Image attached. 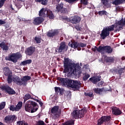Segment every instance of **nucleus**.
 Returning <instances> with one entry per match:
<instances>
[{
    "instance_id": "1",
    "label": "nucleus",
    "mask_w": 125,
    "mask_h": 125,
    "mask_svg": "<svg viewBox=\"0 0 125 125\" xmlns=\"http://www.w3.org/2000/svg\"><path fill=\"white\" fill-rule=\"evenodd\" d=\"M59 81L61 82L63 85H67L68 87L73 88L75 91L80 90L82 87V83L78 80H74L68 78H60Z\"/></svg>"
},
{
    "instance_id": "2",
    "label": "nucleus",
    "mask_w": 125,
    "mask_h": 125,
    "mask_svg": "<svg viewBox=\"0 0 125 125\" xmlns=\"http://www.w3.org/2000/svg\"><path fill=\"white\" fill-rule=\"evenodd\" d=\"M63 68V73H68L67 74L68 77H71L76 75L79 67L77 66V64L69 62V59L66 58L64 59Z\"/></svg>"
},
{
    "instance_id": "3",
    "label": "nucleus",
    "mask_w": 125,
    "mask_h": 125,
    "mask_svg": "<svg viewBox=\"0 0 125 125\" xmlns=\"http://www.w3.org/2000/svg\"><path fill=\"white\" fill-rule=\"evenodd\" d=\"M37 106L38 104L36 102L28 101L25 105L24 109L26 112H29V113H35L39 109Z\"/></svg>"
},
{
    "instance_id": "4",
    "label": "nucleus",
    "mask_w": 125,
    "mask_h": 125,
    "mask_svg": "<svg viewBox=\"0 0 125 125\" xmlns=\"http://www.w3.org/2000/svg\"><path fill=\"white\" fill-rule=\"evenodd\" d=\"M87 112V109L86 108L84 107L83 109L78 110L77 109L74 110L72 113H71L72 117L73 119H82L84 117L85 114Z\"/></svg>"
},
{
    "instance_id": "5",
    "label": "nucleus",
    "mask_w": 125,
    "mask_h": 125,
    "mask_svg": "<svg viewBox=\"0 0 125 125\" xmlns=\"http://www.w3.org/2000/svg\"><path fill=\"white\" fill-rule=\"evenodd\" d=\"M115 30V25L112 24L110 26H107L103 28L100 34L101 38L103 40H105V38L110 36V32H113Z\"/></svg>"
},
{
    "instance_id": "6",
    "label": "nucleus",
    "mask_w": 125,
    "mask_h": 125,
    "mask_svg": "<svg viewBox=\"0 0 125 125\" xmlns=\"http://www.w3.org/2000/svg\"><path fill=\"white\" fill-rule=\"evenodd\" d=\"M3 73L5 77H7V82L8 83H12L13 81L12 79V71H10V69H9V67H4Z\"/></svg>"
},
{
    "instance_id": "7",
    "label": "nucleus",
    "mask_w": 125,
    "mask_h": 125,
    "mask_svg": "<svg viewBox=\"0 0 125 125\" xmlns=\"http://www.w3.org/2000/svg\"><path fill=\"white\" fill-rule=\"evenodd\" d=\"M115 28H117L114 32H120L121 30H123L124 26L125 25V18L124 20V18H122V19L120 21H117L115 23Z\"/></svg>"
},
{
    "instance_id": "8",
    "label": "nucleus",
    "mask_w": 125,
    "mask_h": 125,
    "mask_svg": "<svg viewBox=\"0 0 125 125\" xmlns=\"http://www.w3.org/2000/svg\"><path fill=\"white\" fill-rule=\"evenodd\" d=\"M0 88L2 90L7 92L9 95H14V94H16V92L8 85H2L0 86Z\"/></svg>"
},
{
    "instance_id": "9",
    "label": "nucleus",
    "mask_w": 125,
    "mask_h": 125,
    "mask_svg": "<svg viewBox=\"0 0 125 125\" xmlns=\"http://www.w3.org/2000/svg\"><path fill=\"white\" fill-rule=\"evenodd\" d=\"M19 58H20V54L13 53L10 56L6 57L5 60H6V61H12L13 63H16Z\"/></svg>"
},
{
    "instance_id": "10",
    "label": "nucleus",
    "mask_w": 125,
    "mask_h": 125,
    "mask_svg": "<svg viewBox=\"0 0 125 125\" xmlns=\"http://www.w3.org/2000/svg\"><path fill=\"white\" fill-rule=\"evenodd\" d=\"M71 47L72 48H77V50L80 51L81 50L82 48L81 47H85L86 46V43H83V42H72V43L70 44Z\"/></svg>"
},
{
    "instance_id": "11",
    "label": "nucleus",
    "mask_w": 125,
    "mask_h": 125,
    "mask_svg": "<svg viewBox=\"0 0 125 125\" xmlns=\"http://www.w3.org/2000/svg\"><path fill=\"white\" fill-rule=\"evenodd\" d=\"M111 116H103L99 120H98V125H103V124H107L110 122Z\"/></svg>"
},
{
    "instance_id": "12",
    "label": "nucleus",
    "mask_w": 125,
    "mask_h": 125,
    "mask_svg": "<svg viewBox=\"0 0 125 125\" xmlns=\"http://www.w3.org/2000/svg\"><path fill=\"white\" fill-rule=\"evenodd\" d=\"M63 5L64 4L61 3L60 4H59L56 6V9L58 12H61L63 14H67V13H68V9L66 8H63Z\"/></svg>"
},
{
    "instance_id": "13",
    "label": "nucleus",
    "mask_w": 125,
    "mask_h": 125,
    "mask_svg": "<svg viewBox=\"0 0 125 125\" xmlns=\"http://www.w3.org/2000/svg\"><path fill=\"white\" fill-rule=\"evenodd\" d=\"M36 51V47L33 46L27 47L25 50V53L28 56H32Z\"/></svg>"
},
{
    "instance_id": "14",
    "label": "nucleus",
    "mask_w": 125,
    "mask_h": 125,
    "mask_svg": "<svg viewBox=\"0 0 125 125\" xmlns=\"http://www.w3.org/2000/svg\"><path fill=\"white\" fill-rule=\"evenodd\" d=\"M90 82H91L94 84H96L98 82L101 81V76L99 75L97 77H92L89 78V80Z\"/></svg>"
},
{
    "instance_id": "15",
    "label": "nucleus",
    "mask_w": 125,
    "mask_h": 125,
    "mask_svg": "<svg viewBox=\"0 0 125 125\" xmlns=\"http://www.w3.org/2000/svg\"><path fill=\"white\" fill-rule=\"evenodd\" d=\"M58 34H59V32L57 30H50L47 33V36L48 38H53V37L57 36Z\"/></svg>"
},
{
    "instance_id": "16",
    "label": "nucleus",
    "mask_w": 125,
    "mask_h": 125,
    "mask_svg": "<svg viewBox=\"0 0 125 125\" xmlns=\"http://www.w3.org/2000/svg\"><path fill=\"white\" fill-rule=\"evenodd\" d=\"M104 61L106 63H113L115 59L112 57H107L106 55H104Z\"/></svg>"
},
{
    "instance_id": "17",
    "label": "nucleus",
    "mask_w": 125,
    "mask_h": 125,
    "mask_svg": "<svg viewBox=\"0 0 125 125\" xmlns=\"http://www.w3.org/2000/svg\"><path fill=\"white\" fill-rule=\"evenodd\" d=\"M30 80H31V76H25L22 77L21 81L22 82L23 86L27 85V83H28V81H30Z\"/></svg>"
},
{
    "instance_id": "18",
    "label": "nucleus",
    "mask_w": 125,
    "mask_h": 125,
    "mask_svg": "<svg viewBox=\"0 0 125 125\" xmlns=\"http://www.w3.org/2000/svg\"><path fill=\"white\" fill-rule=\"evenodd\" d=\"M44 21V19L42 17H37L34 19V22L35 25H40Z\"/></svg>"
},
{
    "instance_id": "19",
    "label": "nucleus",
    "mask_w": 125,
    "mask_h": 125,
    "mask_svg": "<svg viewBox=\"0 0 125 125\" xmlns=\"http://www.w3.org/2000/svg\"><path fill=\"white\" fill-rule=\"evenodd\" d=\"M16 119L15 115H8L4 118L5 122H13Z\"/></svg>"
},
{
    "instance_id": "20",
    "label": "nucleus",
    "mask_w": 125,
    "mask_h": 125,
    "mask_svg": "<svg viewBox=\"0 0 125 125\" xmlns=\"http://www.w3.org/2000/svg\"><path fill=\"white\" fill-rule=\"evenodd\" d=\"M80 21L81 17L75 16L71 19V22L72 23V24H77V23H79Z\"/></svg>"
},
{
    "instance_id": "21",
    "label": "nucleus",
    "mask_w": 125,
    "mask_h": 125,
    "mask_svg": "<svg viewBox=\"0 0 125 125\" xmlns=\"http://www.w3.org/2000/svg\"><path fill=\"white\" fill-rule=\"evenodd\" d=\"M112 112L115 116H120L123 113L119 108L114 107L112 109Z\"/></svg>"
},
{
    "instance_id": "22",
    "label": "nucleus",
    "mask_w": 125,
    "mask_h": 125,
    "mask_svg": "<svg viewBox=\"0 0 125 125\" xmlns=\"http://www.w3.org/2000/svg\"><path fill=\"white\" fill-rule=\"evenodd\" d=\"M104 87L102 88H95L94 89V91L96 94H99V95H102V93L104 91Z\"/></svg>"
},
{
    "instance_id": "23",
    "label": "nucleus",
    "mask_w": 125,
    "mask_h": 125,
    "mask_svg": "<svg viewBox=\"0 0 125 125\" xmlns=\"http://www.w3.org/2000/svg\"><path fill=\"white\" fill-rule=\"evenodd\" d=\"M66 47V44L64 42H62L60 44V46L58 49V52L61 53L65 49Z\"/></svg>"
},
{
    "instance_id": "24",
    "label": "nucleus",
    "mask_w": 125,
    "mask_h": 125,
    "mask_svg": "<svg viewBox=\"0 0 125 125\" xmlns=\"http://www.w3.org/2000/svg\"><path fill=\"white\" fill-rule=\"evenodd\" d=\"M59 110V106L55 105L51 108V113L52 114H54V115H56V114L58 113Z\"/></svg>"
},
{
    "instance_id": "25",
    "label": "nucleus",
    "mask_w": 125,
    "mask_h": 125,
    "mask_svg": "<svg viewBox=\"0 0 125 125\" xmlns=\"http://www.w3.org/2000/svg\"><path fill=\"white\" fill-rule=\"evenodd\" d=\"M104 51L108 54H111L113 52V48L110 46H104Z\"/></svg>"
},
{
    "instance_id": "26",
    "label": "nucleus",
    "mask_w": 125,
    "mask_h": 125,
    "mask_svg": "<svg viewBox=\"0 0 125 125\" xmlns=\"http://www.w3.org/2000/svg\"><path fill=\"white\" fill-rule=\"evenodd\" d=\"M14 80L17 84L18 85H23V81L20 80V78L19 77H15Z\"/></svg>"
},
{
    "instance_id": "27",
    "label": "nucleus",
    "mask_w": 125,
    "mask_h": 125,
    "mask_svg": "<svg viewBox=\"0 0 125 125\" xmlns=\"http://www.w3.org/2000/svg\"><path fill=\"white\" fill-rule=\"evenodd\" d=\"M0 47L3 49V50H8V46H7V44H5V42H2L0 43Z\"/></svg>"
},
{
    "instance_id": "28",
    "label": "nucleus",
    "mask_w": 125,
    "mask_h": 125,
    "mask_svg": "<svg viewBox=\"0 0 125 125\" xmlns=\"http://www.w3.org/2000/svg\"><path fill=\"white\" fill-rule=\"evenodd\" d=\"M124 3V0H114L112 2V4L113 5H120Z\"/></svg>"
},
{
    "instance_id": "29",
    "label": "nucleus",
    "mask_w": 125,
    "mask_h": 125,
    "mask_svg": "<svg viewBox=\"0 0 125 125\" xmlns=\"http://www.w3.org/2000/svg\"><path fill=\"white\" fill-rule=\"evenodd\" d=\"M31 63H32V60H27L21 62L20 66H26L27 64H31Z\"/></svg>"
},
{
    "instance_id": "30",
    "label": "nucleus",
    "mask_w": 125,
    "mask_h": 125,
    "mask_svg": "<svg viewBox=\"0 0 125 125\" xmlns=\"http://www.w3.org/2000/svg\"><path fill=\"white\" fill-rule=\"evenodd\" d=\"M22 105H23V103H22V102H19L18 103L17 105H16L15 106L16 112L19 111L22 108Z\"/></svg>"
},
{
    "instance_id": "31",
    "label": "nucleus",
    "mask_w": 125,
    "mask_h": 125,
    "mask_svg": "<svg viewBox=\"0 0 125 125\" xmlns=\"http://www.w3.org/2000/svg\"><path fill=\"white\" fill-rule=\"evenodd\" d=\"M32 97L31 96V95L29 93L26 94L23 97V102L25 103L27 100H29V99H31Z\"/></svg>"
},
{
    "instance_id": "32",
    "label": "nucleus",
    "mask_w": 125,
    "mask_h": 125,
    "mask_svg": "<svg viewBox=\"0 0 125 125\" xmlns=\"http://www.w3.org/2000/svg\"><path fill=\"white\" fill-rule=\"evenodd\" d=\"M75 125V121L72 120L68 121L64 123H62V125Z\"/></svg>"
},
{
    "instance_id": "33",
    "label": "nucleus",
    "mask_w": 125,
    "mask_h": 125,
    "mask_svg": "<svg viewBox=\"0 0 125 125\" xmlns=\"http://www.w3.org/2000/svg\"><path fill=\"white\" fill-rule=\"evenodd\" d=\"M39 16L41 17H44L45 16V11H44V8H42L39 11Z\"/></svg>"
},
{
    "instance_id": "34",
    "label": "nucleus",
    "mask_w": 125,
    "mask_h": 125,
    "mask_svg": "<svg viewBox=\"0 0 125 125\" xmlns=\"http://www.w3.org/2000/svg\"><path fill=\"white\" fill-rule=\"evenodd\" d=\"M34 40L35 41V42H36V43H41V42H42V41H43L42 39V38L40 36L35 37Z\"/></svg>"
},
{
    "instance_id": "35",
    "label": "nucleus",
    "mask_w": 125,
    "mask_h": 125,
    "mask_svg": "<svg viewBox=\"0 0 125 125\" xmlns=\"http://www.w3.org/2000/svg\"><path fill=\"white\" fill-rule=\"evenodd\" d=\"M35 1L36 2H41L43 5H47V2L48 1L47 0H35Z\"/></svg>"
},
{
    "instance_id": "36",
    "label": "nucleus",
    "mask_w": 125,
    "mask_h": 125,
    "mask_svg": "<svg viewBox=\"0 0 125 125\" xmlns=\"http://www.w3.org/2000/svg\"><path fill=\"white\" fill-rule=\"evenodd\" d=\"M47 15L50 19H54V15L52 13V11H47Z\"/></svg>"
},
{
    "instance_id": "37",
    "label": "nucleus",
    "mask_w": 125,
    "mask_h": 125,
    "mask_svg": "<svg viewBox=\"0 0 125 125\" xmlns=\"http://www.w3.org/2000/svg\"><path fill=\"white\" fill-rule=\"evenodd\" d=\"M102 2L106 7H109V0H102Z\"/></svg>"
},
{
    "instance_id": "38",
    "label": "nucleus",
    "mask_w": 125,
    "mask_h": 125,
    "mask_svg": "<svg viewBox=\"0 0 125 125\" xmlns=\"http://www.w3.org/2000/svg\"><path fill=\"white\" fill-rule=\"evenodd\" d=\"M103 51H105V46H99L98 47V52H103Z\"/></svg>"
},
{
    "instance_id": "39",
    "label": "nucleus",
    "mask_w": 125,
    "mask_h": 125,
    "mask_svg": "<svg viewBox=\"0 0 125 125\" xmlns=\"http://www.w3.org/2000/svg\"><path fill=\"white\" fill-rule=\"evenodd\" d=\"M18 125H28V123L25 121H19L17 122Z\"/></svg>"
},
{
    "instance_id": "40",
    "label": "nucleus",
    "mask_w": 125,
    "mask_h": 125,
    "mask_svg": "<svg viewBox=\"0 0 125 125\" xmlns=\"http://www.w3.org/2000/svg\"><path fill=\"white\" fill-rule=\"evenodd\" d=\"M123 11V7H122V6H117L116 7L115 11L116 12H120Z\"/></svg>"
},
{
    "instance_id": "41",
    "label": "nucleus",
    "mask_w": 125,
    "mask_h": 125,
    "mask_svg": "<svg viewBox=\"0 0 125 125\" xmlns=\"http://www.w3.org/2000/svg\"><path fill=\"white\" fill-rule=\"evenodd\" d=\"M90 77V75H89V74H85L84 75V76L83 77V81H84V82H86V81H87V80H88Z\"/></svg>"
},
{
    "instance_id": "42",
    "label": "nucleus",
    "mask_w": 125,
    "mask_h": 125,
    "mask_svg": "<svg viewBox=\"0 0 125 125\" xmlns=\"http://www.w3.org/2000/svg\"><path fill=\"white\" fill-rule=\"evenodd\" d=\"M99 15L102 16V15H107V12L105 10L104 11H99L98 12Z\"/></svg>"
},
{
    "instance_id": "43",
    "label": "nucleus",
    "mask_w": 125,
    "mask_h": 125,
    "mask_svg": "<svg viewBox=\"0 0 125 125\" xmlns=\"http://www.w3.org/2000/svg\"><path fill=\"white\" fill-rule=\"evenodd\" d=\"M5 102H2L0 104V111H1L2 109H4V107H5Z\"/></svg>"
},
{
    "instance_id": "44",
    "label": "nucleus",
    "mask_w": 125,
    "mask_h": 125,
    "mask_svg": "<svg viewBox=\"0 0 125 125\" xmlns=\"http://www.w3.org/2000/svg\"><path fill=\"white\" fill-rule=\"evenodd\" d=\"M85 96H87L89 97H93L94 95H93V93L89 92V93H84Z\"/></svg>"
},
{
    "instance_id": "45",
    "label": "nucleus",
    "mask_w": 125,
    "mask_h": 125,
    "mask_svg": "<svg viewBox=\"0 0 125 125\" xmlns=\"http://www.w3.org/2000/svg\"><path fill=\"white\" fill-rule=\"evenodd\" d=\"M81 2L84 5H87L88 4V0H81Z\"/></svg>"
},
{
    "instance_id": "46",
    "label": "nucleus",
    "mask_w": 125,
    "mask_h": 125,
    "mask_svg": "<svg viewBox=\"0 0 125 125\" xmlns=\"http://www.w3.org/2000/svg\"><path fill=\"white\" fill-rule=\"evenodd\" d=\"M124 70H125V68H121L118 70L117 72L120 76H122V74L124 73Z\"/></svg>"
},
{
    "instance_id": "47",
    "label": "nucleus",
    "mask_w": 125,
    "mask_h": 125,
    "mask_svg": "<svg viewBox=\"0 0 125 125\" xmlns=\"http://www.w3.org/2000/svg\"><path fill=\"white\" fill-rule=\"evenodd\" d=\"M37 125H46L45 124H44V122L42 120H39L37 122Z\"/></svg>"
},
{
    "instance_id": "48",
    "label": "nucleus",
    "mask_w": 125,
    "mask_h": 125,
    "mask_svg": "<svg viewBox=\"0 0 125 125\" xmlns=\"http://www.w3.org/2000/svg\"><path fill=\"white\" fill-rule=\"evenodd\" d=\"M10 111H16V108L15 107V106H14L13 105H10Z\"/></svg>"
},
{
    "instance_id": "49",
    "label": "nucleus",
    "mask_w": 125,
    "mask_h": 125,
    "mask_svg": "<svg viewBox=\"0 0 125 125\" xmlns=\"http://www.w3.org/2000/svg\"><path fill=\"white\" fill-rule=\"evenodd\" d=\"M6 0H0V8H1L2 6H3V4H4V1Z\"/></svg>"
},
{
    "instance_id": "50",
    "label": "nucleus",
    "mask_w": 125,
    "mask_h": 125,
    "mask_svg": "<svg viewBox=\"0 0 125 125\" xmlns=\"http://www.w3.org/2000/svg\"><path fill=\"white\" fill-rule=\"evenodd\" d=\"M60 89L61 88L59 87H55V91L56 93H59Z\"/></svg>"
},
{
    "instance_id": "51",
    "label": "nucleus",
    "mask_w": 125,
    "mask_h": 125,
    "mask_svg": "<svg viewBox=\"0 0 125 125\" xmlns=\"http://www.w3.org/2000/svg\"><path fill=\"white\" fill-rule=\"evenodd\" d=\"M65 1L69 3H73L74 1H77V0H65Z\"/></svg>"
},
{
    "instance_id": "52",
    "label": "nucleus",
    "mask_w": 125,
    "mask_h": 125,
    "mask_svg": "<svg viewBox=\"0 0 125 125\" xmlns=\"http://www.w3.org/2000/svg\"><path fill=\"white\" fill-rule=\"evenodd\" d=\"M75 29L77 30V31H82V27H80L79 25H77L75 26Z\"/></svg>"
},
{
    "instance_id": "53",
    "label": "nucleus",
    "mask_w": 125,
    "mask_h": 125,
    "mask_svg": "<svg viewBox=\"0 0 125 125\" xmlns=\"http://www.w3.org/2000/svg\"><path fill=\"white\" fill-rule=\"evenodd\" d=\"M10 12H15V10H14V8L12 7V5H11L10 7Z\"/></svg>"
},
{
    "instance_id": "54",
    "label": "nucleus",
    "mask_w": 125,
    "mask_h": 125,
    "mask_svg": "<svg viewBox=\"0 0 125 125\" xmlns=\"http://www.w3.org/2000/svg\"><path fill=\"white\" fill-rule=\"evenodd\" d=\"M4 24H6V22H5V21H2L1 20H0V25H4Z\"/></svg>"
},
{
    "instance_id": "55",
    "label": "nucleus",
    "mask_w": 125,
    "mask_h": 125,
    "mask_svg": "<svg viewBox=\"0 0 125 125\" xmlns=\"http://www.w3.org/2000/svg\"><path fill=\"white\" fill-rule=\"evenodd\" d=\"M93 51L94 52H96V51H98V47L95 46L94 48H93Z\"/></svg>"
},
{
    "instance_id": "56",
    "label": "nucleus",
    "mask_w": 125,
    "mask_h": 125,
    "mask_svg": "<svg viewBox=\"0 0 125 125\" xmlns=\"http://www.w3.org/2000/svg\"><path fill=\"white\" fill-rule=\"evenodd\" d=\"M60 94H61V95H63V92H64V90L63 89H60Z\"/></svg>"
},
{
    "instance_id": "57",
    "label": "nucleus",
    "mask_w": 125,
    "mask_h": 125,
    "mask_svg": "<svg viewBox=\"0 0 125 125\" xmlns=\"http://www.w3.org/2000/svg\"><path fill=\"white\" fill-rule=\"evenodd\" d=\"M103 83H104V82L101 81L99 83V85H103Z\"/></svg>"
},
{
    "instance_id": "58",
    "label": "nucleus",
    "mask_w": 125,
    "mask_h": 125,
    "mask_svg": "<svg viewBox=\"0 0 125 125\" xmlns=\"http://www.w3.org/2000/svg\"><path fill=\"white\" fill-rule=\"evenodd\" d=\"M39 103L40 106L41 107H42V105H43V103H42V101H41L39 102Z\"/></svg>"
},
{
    "instance_id": "59",
    "label": "nucleus",
    "mask_w": 125,
    "mask_h": 125,
    "mask_svg": "<svg viewBox=\"0 0 125 125\" xmlns=\"http://www.w3.org/2000/svg\"><path fill=\"white\" fill-rule=\"evenodd\" d=\"M67 17H62V20H65V21H67Z\"/></svg>"
},
{
    "instance_id": "60",
    "label": "nucleus",
    "mask_w": 125,
    "mask_h": 125,
    "mask_svg": "<svg viewBox=\"0 0 125 125\" xmlns=\"http://www.w3.org/2000/svg\"><path fill=\"white\" fill-rule=\"evenodd\" d=\"M72 20H71V19H69V18H67V19H66V21H67L68 22H71V21Z\"/></svg>"
},
{
    "instance_id": "61",
    "label": "nucleus",
    "mask_w": 125,
    "mask_h": 125,
    "mask_svg": "<svg viewBox=\"0 0 125 125\" xmlns=\"http://www.w3.org/2000/svg\"><path fill=\"white\" fill-rule=\"evenodd\" d=\"M125 60V57H122V60L123 61H124V60Z\"/></svg>"
},
{
    "instance_id": "62",
    "label": "nucleus",
    "mask_w": 125,
    "mask_h": 125,
    "mask_svg": "<svg viewBox=\"0 0 125 125\" xmlns=\"http://www.w3.org/2000/svg\"><path fill=\"white\" fill-rule=\"evenodd\" d=\"M35 101H37L39 103L41 101H40V100L36 99V100H35Z\"/></svg>"
},
{
    "instance_id": "63",
    "label": "nucleus",
    "mask_w": 125,
    "mask_h": 125,
    "mask_svg": "<svg viewBox=\"0 0 125 125\" xmlns=\"http://www.w3.org/2000/svg\"><path fill=\"white\" fill-rule=\"evenodd\" d=\"M3 11L2 10H0V13H2Z\"/></svg>"
},
{
    "instance_id": "64",
    "label": "nucleus",
    "mask_w": 125,
    "mask_h": 125,
    "mask_svg": "<svg viewBox=\"0 0 125 125\" xmlns=\"http://www.w3.org/2000/svg\"><path fill=\"white\" fill-rule=\"evenodd\" d=\"M17 1H21V2H22V0H17Z\"/></svg>"
}]
</instances>
